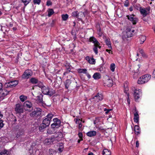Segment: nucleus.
Returning a JSON list of instances; mask_svg holds the SVG:
<instances>
[{
  "label": "nucleus",
  "instance_id": "1",
  "mask_svg": "<svg viewBox=\"0 0 155 155\" xmlns=\"http://www.w3.org/2000/svg\"><path fill=\"white\" fill-rule=\"evenodd\" d=\"M151 75L146 74L142 76L138 79L137 83L138 84H141L147 82L150 79Z\"/></svg>",
  "mask_w": 155,
  "mask_h": 155
},
{
  "label": "nucleus",
  "instance_id": "2",
  "mask_svg": "<svg viewBox=\"0 0 155 155\" xmlns=\"http://www.w3.org/2000/svg\"><path fill=\"white\" fill-rule=\"evenodd\" d=\"M33 71L30 69L26 70L21 76V78L23 79H27L33 75Z\"/></svg>",
  "mask_w": 155,
  "mask_h": 155
},
{
  "label": "nucleus",
  "instance_id": "3",
  "mask_svg": "<svg viewBox=\"0 0 155 155\" xmlns=\"http://www.w3.org/2000/svg\"><path fill=\"white\" fill-rule=\"evenodd\" d=\"M104 84L105 85L110 87L113 85V81L112 79L108 76H106L103 80Z\"/></svg>",
  "mask_w": 155,
  "mask_h": 155
},
{
  "label": "nucleus",
  "instance_id": "4",
  "mask_svg": "<svg viewBox=\"0 0 155 155\" xmlns=\"http://www.w3.org/2000/svg\"><path fill=\"white\" fill-rule=\"evenodd\" d=\"M53 115L52 114H48L45 117L46 118L44 119L42 121V123L45 124L46 125V126H48L50 124V121L52 119Z\"/></svg>",
  "mask_w": 155,
  "mask_h": 155
},
{
  "label": "nucleus",
  "instance_id": "5",
  "mask_svg": "<svg viewBox=\"0 0 155 155\" xmlns=\"http://www.w3.org/2000/svg\"><path fill=\"white\" fill-rule=\"evenodd\" d=\"M53 121L54 123L51 125L52 128L54 129L55 128H59L61 125V120L57 118L53 119Z\"/></svg>",
  "mask_w": 155,
  "mask_h": 155
},
{
  "label": "nucleus",
  "instance_id": "6",
  "mask_svg": "<svg viewBox=\"0 0 155 155\" xmlns=\"http://www.w3.org/2000/svg\"><path fill=\"white\" fill-rule=\"evenodd\" d=\"M141 90L139 89H135L134 91V96L135 101H137L142 96Z\"/></svg>",
  "mask_w": 155,
  "mask_h": 155
},
{
  "label": "nucleus",
  "instance_id": "7",
  "mask_svg": "<svg viewBox=\"0 0 155 155\" xmlns=\"http://www.w3.org/2000/svg\"><path fill=\"white\" fill-rule=\"evenodd\" d=\"M15 110L17 114H21L23 112V107L21 104H17L16 105Z\"/></svg>",
  "mask_w": 155,
  "mask_h": 155
},
{
  "label": "nucleus",
  "instance_id": "8",
  "mask_svg": "<svg viewBox=\"0 0 155 155\" xmlns=\"http://www.w3.org/2000/svg\"><path fill=\"white\" fill-rule=\"evenodd\" d=\"M3 85L1 83H0V90H2L1 93L2 97H5L11 91H8L7 90L4 89H2Z\"/></svg>",
  "mask_w": 155,
  "mask_h": 155
},
{
  "label": "nucleus",
  "instance_id": "9",
  "mask_svg": "<svg viewBox=\"0 0 155 155\" xmlns=\"http://www.w3.org/2000/svg\"><path fill=\"white\" fill-rule=\"evenodd\" d=\"M55 140H56V138L51 137L46 139L45 140L44 143L46 145H49L53 143Z\"/></svg>",
  "mask_w": 155,
  "mask_h": 155
},
{
  "label": "nucleus",
  "instance_id": "10",
  "mask_svg": "<svg viewBox=\"0 0 155 155\" xmlns=\"http://www.w3.org/2000/svg\"><path fill=\"white\" fill-rule=\"evenodd\" d=\"M140 64H138L137 66H135L134 68V78H136L137 76L139 74H140V72H139V69L140 68Z\"/></svg>",
  "mask_w": 155,
  "mask_h": 155
},
{
  "label": "nucleus",
  "instance_id": "11",
  "mask_svg": "<svg viewBox=\"0 0 155 155\" xmlns=\"http://www.w3.org/2000/svg\"><path fill=\"white\" fill-rule=\"evenodd\" d=\"M139 115L138 113V111L136 108L135 109V113L134 114V122L137 123H139Z\"/></svg>",
  "mask_w": 155,
  "mask_h": 155
},
{
  "label": "nucleus",
  "instance_id": "12",
  "mask_svg": "<svg viewBox=\"0 0 155 155\" xmlns=\"http://www.w3.org/2000/svg\"><path fill=\"white\" fill-rule=\"evenodd\" d=\"M103 98V96L102 94L98 93L94 97V99L96 100L97 102L101 101Z\"/></svg>",
  "mask_w": 155,
  "mask_h": 155
},
{
  "label": "nucleus",
  "instance_id": "13",
  "mask_svg": "<svg viewBox=\"0 0 155 155\" xmlns=\"http://www.w3.org/2000/svg\"><path fill=\"white\" fill-rule=\"evenodd\" d=\"M89 41L91 42H92L94 44V46L95 45H98L99 44V43L97 40V39L94 37H91L89 38Z\"/></svg>",
  "mask_w": 155,
  "mask_h": 155
},
{
  "label": "nucleus",
  "instance_id": "14",
  "mask_svg": "<svg viewBox=\"0 0 155 155\" xmlns=\"http://www.w3.org/2000/svg\"><path fill=\"white\" fill-rule=\"evenodd\" d=\"M49 88L48 87L44 86L41 89L42 92L44 94L48 95Z\"/></svg>",
  "mask_w": 155,
  "mask_h": 155
},
{
  "label": "nucleus",
  "instance_id": "15",
  "mask_svg": "<svg viewBox=\"0 0 155 155\" xmlns=\"http://www.w3.org/2000/svg\"><path fill=\"white\" fill-rule=\"evenodd\" d=\"M86 59L90 64H94L95 63V60L93 58H91L89 56H87L86 57Z\"/></svg>",
  "mask_w": 155,
  "mask_h": 155
},
{
  "label": "nucleus",
  "instance_id": "16",
  "mask_svg": "<svg viewBox=\"0 0 155 155\" xmlns=\"http://www.w3.org/2000/svg\"><path fill=\"white\" fill-rule=\"evenodd\" d=\"M43 95L41 94L37 96V101L41 104H44V102L43 101Z\"/></svg>",
  "mask_w": 155,
  "mask_h": 155
},
{
  "label": "nucleus",
  "instance_id": "17",
  "mask_svg": "<svg viewBox=\"0 0 155 155\" xmlns=\"http://www.w3.org/2000/svg\"><path fill=\"white\" fill-rule=\"evenodd\" d=\"M135 133L136 135L139 134L140 133V127L138 125H135L134 128Z\"/></svg>",
  "mask_w": 155,
  "mask_h": 155
},
{
  "label": "nucleus",
  "instance_id": "18",
  "mask_svg": "<svg viewBox=\"0 0 155 155\" xmlns=\"http://www.w3.org/2000/svg\"><path fill=\"white\" fill-rule=\"evenodd\" d=\"M97 132L95 131H91L88 132L86 133V135L88 137H92L96 135Z\"/></svg>",
  "mask_w": 155,
  "mask_h": 155
},
{
  "label": "nucleus",
  "instance_id": "19",
  "mask_svg": "<svg viewBox=\"0 0 155 155\" xmlns=\"http://www.w3.org/2000/svg\"><path fill=\"white\" fill-rule=\"evenodd\" d=\"M65 88L68 89L70 87L71 81L69 79L67 80L64 82Z\"/></svg>",
  "mask_w": 155,
  "mask_h": 155
},
{
  "label": "nucleus",
  "instance_id": "20",
  "mask_svg": "<svg viewBox=\"0 0 155 155\" xmlns=\"http://www.w3.org/2000/svg\"><path fill=\"white\" fill-rule=\"evenodd\" d=\"M9 82L12 88L15 87L18 84V81L16 80L11 81H9Z\"/></svg>",
  "mask_w": 155,
  "mask_h": 155
},
{
  "label": "nucleus",
  "instance_id": "21",
  "mask_svg": "<svg viewBox=\"0 0 155 155\" xmlns=\"http://www.w3.org/2000/svg\"><path fill=\"white\" fill-rule=\"evenodd\" d=\"M100 44L98 45H96L94 46V47L93 48V50L95 53L96 54H97L98 53V50L97 48H99V49L101 48V47L100 46Z\"/></svg>",
  "mask_w": 155,
  "mask_h": 155
},
{
  "label": "nucleus",
  "instance_id": "22",
  "mask_svg": "<svg viewBox=\"0 0 155 155\" xmlns=\"http://www.w3.org/2000/svg\"><path fill=\"white\" fill-rule=\"evenodd\" d=\"M24 105L25 107L30 108L32 107V104L31 102L28 101H26L24 104Z\"/></svg>",
  "mask_w": 155,
  "mask_h": 155
},
{
  "label": "nucleus",
  "instance_id": "23",
  "mask_svg": "<svg viewBox=\"0 0 155 155\" xmlns=\"http://www.w3.org/2000/svg\"><path fill=\"white\" fill-rule=\"evenodd\" d=\"M93 77L95 80L99 79L101 78V75L99 73L97 72L94 74Z\"/></svg>",
  "mask_w": 155,
  "mask_h": 155
},
{
  "label": "nucleus",
  "instance_id": "24",
  "mask_svg": "<svg viewBox=\"0 0 155 155\" xmlns=\"http://www.w3.org/2000/svg\"><path fill=\"white\" fill-rule=\"evenodd\" d=\"M30 82L32 84H35L38 83V79L35 78H32L30 80Z\"/></svg>",
  "mask_w": 155,
  "mask_h": 155
},
{
  "label": "nucleus",
  "instance_id": "25",
  "mask_svg": "<svg viewBox=\"0 0 155 155\" xmlns=\"http://www.w3.org/2000/svg\"><path fill=\"white\" fill-rule=\"evenodd\" d=\"M77 71L79 73L85 74L87 71V70L85 68H79L77 69Z\"/></svg>",
  "mask_w": 155,
  "mask_h": 155
},
{
  "label": "nucleus",
  "instance_id": "26",
  "mask_svg": "<svg viewBox=\"0 0 155 155\" xmlns=\"http://www.w3.org/2000/svg\"><path fill=\"white\" fill-rule=\"evenodd\" d=\"M36 114V116H40L42 110L39 108H36L35 110Z\"/></svg>",
  "mask_w": 155,
  "mask_h": 155
},
{
  "label": "nucleus",
  "instance_id": "27",
  "mask_svg": "<svg viewBox=\"0 0 155 155\" xmlns=\"http://www.w3.org/2000/svg\"><path fill=\"white\" fill-rule=\"evenodd\" d=\"M111 154V152L108 150L104 149L102 153L103 155H110Z\"/></svg>",
  "mask_w": 155,
  "mask_h": 155
},
{
  "label": "nucleus",
  "instance_id": "28",
  "mask_svg": "<svg viewBox=\"0 0 155 155\" xmlns=\"http://www.w3.org/2000/svg\"><path fill=\"white\" fill-rule=\"evenodd\" d=\"M146 39L145 36L144 35L141 36L140 37V41L141 44H143L146 40Z\"/></svg>",
  "mask_w": 155,
  "mask_h": 155
},
{
  "label": "nucleus",
  "instance_id": "29",
  "mask_svg": "<svg viewBox=\"0 0 155 155\" xmlns=\"http://www.w3.org/2000/svg\"><path fill=\"white\" fill-rule=\"evenodd\" d=\"M140 12L141 14L142 15L143 17L146 16L147 15V11L144 8H142L140 10Z\"/></svg>",
  "mask_w": 155,
  "mask_h": 155
},
{
  "label": "nucleus",
  "instance_id": "30",
  "mask_svg": "<svg viewBox=\"0 0 155 155\" xmlns=\"http://www.w3.org/2000/svg\"><path fill=\"white\" fill-rule=\"evenodd\" d=\"M48 16L49 17H50L54 13L53 10L51 8L48 9Z\"/></svg>",
  "mask_w": 155,
  "mask_h": 155
},
{
  "label": "nucleus",
  "instance_id": "31",
  "mask_svg": "<svg viewBox=\"0 0 155 155\" xmlns=\"http://www.w3.org/2000/svg\"><path fill=\"white\" fill-rule=\"evenodd\" d=\"M21 2L24 3V6L25 7H26L31 1V0H21Z\"/></svg>",
  "mask_w": 155,
  "mask_h": 155
},
{
  "label": "nucleus",
  "instance_id": "32",
  "mask_svg": "<svg viewBox=\"0 0 155 155\" xmlns=\"http://www.w3.org/2000/svg\"><path fill=\"white\" fill-rule=\"evenodd\" d=\"M46 125L45 124H43V123H42V124H41L39 127V130L41 131L45 128H46L47 127Z\"/></svg>",
  "mask_w": 155,
  "mask_h": 155
},
{
  "label": "nucleus",
  "instance_id": "33",
  "mask_svg": "<svg viewBox=\"0 0 155 155\" xmlns=\"http://www.w3.org/2000/svg\"><path fill=\"white\" fill-rule=\"evenodd\" d=\"M105 42L106 45L108 46L109 48H112L111 42L109 40L107 39L105 40Z\"/></svg>",
  "mask_w": 155,
  "mask_h": 155
},
{
  "label": "nucleus",
  "instance_id": "34",
  "mask_svg": "<svg viewBox=\"0 0 155 155\" xmlns=\"http://www.w3.org/2000/svg\"><path fill=\"white\" fill-rule=\"evenodd\" d=\"M78 17L79 18V17H80L79 18L81 19L82 18H83L85 17V12H80L78 13Z\"/></svg>",
  "mask_w": 155,
  "mask_h": 155
},
{
  "label": "nucleus",
  "instance_id": "35",
  "mask_svg": "<svg viewBox=\"0 0 155 155\" xmlns=\"http://www.w3.org/2000/svg\"><path fill=\"white\" fill-rule=\"evenodd\" d=\"M4 88L8 89L12 88L9 82L5 83L3 86Z\"/></svg>",
  "mask_w": 155,
  "mask_h": 155
},
{
  "label": "nucleus",
  "instance_id": "36",
  "mask_svg": "<svg viewBox=\"0 0 155 155\" xmlns=\"http://www.w3.org/2000/svg\"><path fill=\"white\" fill-rule=\"evenodd\" d=\"M20 99L21 101L24 102L27 99V97L23 95H22L20 97Z\"/></svg>",
  "mask_w": 155,
  "mask_h": 155
},
{
  "label": "nucleus",
  "instance_id": "37",
  "mask_svg": "<svg viewBox=\"0 0 155 155\" xmlns=\"http://www.w3.org/2000/svg\"><path fill=\"white\" fill-rule=\"evenodd\" d=\"M130 21L133 25H135L138 21V19L136 17H134Z\"/></svg>",
  "mask_w": 155,
  "mask_h": 155
},
{
  "label": "nucleus",
  "instance_id": "38",
  "mask_svg": "<svg viewBox=\"0 0 155 155\" xmlns=\"http://www.w3.org/2000/svg\"><path fill=\"white\" fill-rule=\"evenodd\" d=\"M62 20L63 21H66L68 18V15L67 14L62 15H61Z\"/></svg>",
  "mask_w": 155,
  "mask_h": 155
},
{
  "label": "nucleus",
  "instance_id": "39",
  "mask_svg": "<svg viewBox=\"0 0 155 155\" xmlns=\"http://www.w3.org/2000/svg\"><path fill=\"white\" fill-rule=\"evenodd\" d=\"M124 92L126 94H127V93H127V91L129 90V88L127 86V84H124Z\"/></svg>",
  "mask_w": 155,
  "mask_h": 155
},
{
  "label": "nucleus",
  "instance_id": "40",
  "mask_svg": "<svg viewBox=\"0 0 155 155\" xmlns=\"http://www.w3.org/2000/svg\"><path fill=\"white\" fill-rule=\"evenodd\" d=\"M48 94V95L50 96H51L53 94H55V91L54 90L52 89H49V91Z\"/></svg>",
  "mask_w": 155,
  "mask_h": 155
},
{
  "label": "nucleus",
  "instance_id": "41",
  "mask_svg": "<svg viewBox=\"0 0 155 155\" xmlns=\"http://www.w3.org/2000/svg\"><path fill=\"white\" fill-rule=\"evenodd\" d=\"M66 71L63 74L64 75H66V74L69 73L71 71V69L69 68V66H68L67 67Z\"/></svg>",
  "mask_w": 155,
  "mask_h": 155
},
{
  "label": "nucleus",
  "instance_id": "42",
  "mask_svg": "<svg viewBox=\"0 0 155 155\" xmlns=\"http://www.w3.org/2000/svg\"><path fill=\"white\" fill-rule=\"evenodd\" d=\"M115 68V64L114 63H112L110 65V70L112 72H114V71Z\"/></svg>",
  "mask_w": 155,
  "mask_h": 155
},
{
  "label": "nucleus",
  "instance_id": "43",
  "mask_svg": "<svg viewBox=\"0 0 155 155\" xmlns=\"http://www.w3.org/2000/svg\"><path fill=\"white\" fill-rule=\"evenodd\" d=\"M97 32L98 34L100 36H101L102 35V33L101 31V28L99 27V28H97Z\"/></svg>",
  "mask_w": 155,
  "mask_h": 155
},
{
  "label": "nucleus",
  "instance_id": "44",
  "mask_svg": "<svg viewBox=\"0 0 155 155\" xmlns=\"http://www.w3.org/2000/svg\"><path fill=\"white\" fill-rule=\"evenodd\" d=\"M139 52L140 54H141L142 56L143 57L146 58L147 57V56L146 55V54H145L144 53L142 49H140L139 50Z\"/></svg>",
  "mask_w": 155,
  "mask_h": 155
},
{
  "label": "nucleus",
  "instance_id": "45",
  "mask_svg": "<svg viewBox=\"0 0 155 155\" xmlns=\"http://www.w3.org/2000/svg\"><path fill=\"white\" fill-rule=\"evenodd\" d=\"M8 151L6 150H4L0 153V155H8Z\"/></svg>",
  "mask_w": 155,
  "mask_h": 155
},
{
  "label": "nucleus",
  "instance_id": "46",
  "mask_svg": "<svg viewBox=\"0 0 155 155\" xmlns=\"http://www.w3.org/2000/svg\"><path fill=\"white\" fill-rule=\"evenodd\" d=\"M78 12L77 11L74 12L72 13V15L74 17H78Z\"/></svg>",
  "mask_w": 155,
  "mask_h": 155
},
{
  "label": "nucleus",
  "instance_id": "47",
  "mask_svg": "<svg viewBox=\"0 0 155 155\" xmlns=\"http://www.w3.org/2000/svg\"><path fill=\"white\" fill-rule=\"evenodd\" d=\"M134 15L132 14L130 15H127L126 16V17H127L128 19L131 21L132 20V19L134 18Z\"/></svg>",
  "mask_w": 155,
  "mask_h": 155
},
{
  "label": "nucleus",
  "instance_id": "48",
  "mask_svg": "<svg viewBox=\"0 0 155 155\" xmlns=\"http://www.w3.org/2000/svg\"><path fill=\"white\" fill-rule=\"evenodd\" d=\"M33 3L35 5H39L41 2V0H33Z\"/></svg>",
  "mask_w": 155,
  "mask_h": 155
},
{
  "label": "nucleus",
  "instance_id": "49",
  "mask_svg": "<svg viewBox=\"0 0 155 155\" xmlns=\"http://www.w3.org/2000/svg\"><path fill=\"white\" fill-rule=\"evenodd\" d=\"M38 86L39 87L41 88V89L43 87H44L45 86H44V85L42 82H40V83H38Z\"/></svg>",
  "mask_w": 155,
  "mask_h": 155
},
{
  "label": "nucleus",
  "instance_id": "50",
  "mask_svg": "<svg viewBox=\"0 0 155 155\" xmlns=\"http://www.w3.org/2000/svg\"><path fill=\"white\" fill-rule=\"evenodd\" d=\"M30 116L31 117L37 116L35 110L30 113Z\"/></svg>",
  "mask_w": 155,
  "mask_h": 155
},
{
  "label": "nucleus",
  "instance_id": "51",
  "mask_svg": "<svg viewBox=\"0 0 155 155\" xmlns=\"http://www.w3.org/2000/svg\"><path fill=\"white\" fill-rule=\"evenodd\" d=\"M3 120L0 119V129L2 128L4 125L3 123Z\"/></svg>",
  "mask_w": 155,
  "mask_h": 155
},
{
  "label": "nucleus",
  "instance_id": "52",
  "mask_svg": "<svg viewBox=\"0 0 155 155\" xmlns=\"http://www.w3.org/2000/svg\"><path fill=\"white\" fill-rule=\"evenodd\" d=\"M129 5V2L128 0H126L124 3V6L128 7Z\"/></svg>",
  "mask_w": 155,
  "mask_h": 155
},
{
  "label": "nucleus",
  "instance_id": "53",
  "mask_svg": "<svg viewBox=\"0 0 155 155\" xmlns=\"http://www.w3.org/2000/svg\"><path fill=\"white\" fill-rule=\"evenodd\" d=\"M112 110L111 109H107L106 108L104 109V111L105 112V114H107L109 113V112L111 110Z\"/></svg>",
  "mask_w": 155,
  "mask_h": 155
},
{
  "label": "nucleus",
  "instance_id": "54",
  "mask_svg": "<svg viewBox=\"0 0 155 155\" xmlns=\"http://www.w3.org/2000/svg\"><path fill=\"white\" fill-rule=\"evenodd\" d=\"M127 102L128 104H130V98H129L130 95H129V93H127Z\"/></svg>",
  "mask_w": 155,
  "mask_h": 155
},
{
  "label": "nucleus",
  "instance_id": "55",
  "mask_svg": "<svg viewBox=\"0 0 155 155\" xmlns=\"http://www.w3.org/2000/svg\"><path fill=\"white\" fill-rule=\"evenodd\" d=\"M52 3L50 1H48L46 2V5L48 6H50L52 5Z\"/></svg>",
  "mask_w": 155,
  "mask_h": 155
},
{
  "label": "nucleus",
  "instance_id": "56",
  "mask_svg": "<svg viewBox=\"0 0 155 155\" xmlns=\"http://www.w3.org/2000/svg\"><path fill=\"white\" fill-rule=\"evenodd\" d=\"M78 136L80 139H82L83 137V134L81 132H79L78 134Z\"/></svg>",
  "mask_w": 155,
  "mask_h": 155
},
{
  "label": "nucleus",
  "instance_id": "57",
  "mask_svg": "<svg viewBox=\"0 0 155 155\" xmlns=\"http://www.w3.org/2000/svg\"><path fill=\"white\" fill-rule=\"evenodd\" d=\"M85 74H86V75L87 76V77L89 79H90L91 78V75L88 73H87V72H86V73H85Z\"/></svg>",
  "mask_w": 155,
  "mask_h": 155
},
{
  "label": "nucleus",
  "instance_id": "58",
  "mask_svg": "<svg viewBox=\"0 0 155 155\" xmlns=\"http://www.w3.org/2000/svg\"><path fill=\"white\" fill-rule=\"evenodd\" d=\"M126 33H127V34L129 33L131 34V30L130 29H127L126 31Z\"/></svg>",
  "mask_w": 155,
  "mask_h": 155
},
{
  "label": "nucleus",
  "instance_id": "59",
  "mask_svg": "<svg viewBox=\"0 0 155 155\" xmlns=\"http://www.w3.org/2000/svg\"><path fill=\"white\" fill-rule=\"evenodd\" d=\"M152 76L153 77L155 78V68L153 70V71L152 74Z\"/></svg>",
  "mask_w": 155,
  "mask_h": 155
},
{
  "label": "nucleus",
  "instance_id": "60",
  "mask_svg": "<svg viewBox=\"0 0 155 155\" xmlns=\"http://www.w3.org/2000/svg\"><path fill=\"white\" fill-rule=\"evenodd\" d=\"M63 147H59L58 150L60 152H61L63 151Z\"/></svg>",
  "mask_w": 155,
  "mask_h": 155
},
{
  "label": "nucleus",
  "instance_id": "61",
  "mask_svg": "<svg viewBox=\"0 0 155 155\" xmlns=\"http://www.w3.org/2000/svg\"><path fill=\"white\" fill-rule=\"evenodd\" d=\"M47 133L49 134H51L52 133V131L50 129L47 130Z\"/></svg>",
  "mask_w": 155,
  "mask_h": 155
},
{
  "label": "nucleus",
  "instance_id": "62",
  "mask_svg": "<svg viewBox=\"0 0 155 155\" xmlns=\"http://www.w3.org/2000/svg\"><path fill=\"white\" fill-rule=\"evenodd\" d=\"M82 127V124L81 123H80L78 125V128L79 129H81Z\"/></svg>",
  "mask_w": 155,
  "mask_h": 155
},
{
  "label": "nucleus",
  "instance_id": "63",
  "mask_svg": "<svg viewBox=\"0 0 155 155\" xmlns=\"http://www.w3.org/2000/svg\"><path fill=\"white\" fill-rule=\"evenodd\" d=\"M136 147H138L139 146V143L138 141H137L136 142Z\"/></svg>",
  "mask_w": 155,
  "mask_h": 155
},
{
  "label": "nucleus",
  "instance_id": "64",
  "mask_svg": "<svg viewBox=\"0 0 155 155\" xmlns=\"http://www.w3.org/2000/svg\"><path fill=\"white\" fill-rule=\"evenodd\" d=\"M80 120V119H76V124H79L80 123H79Z\"/></svg>",
  "mask_w": 155,
  "mask_h": 155
}]
</instances>
